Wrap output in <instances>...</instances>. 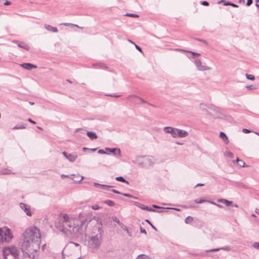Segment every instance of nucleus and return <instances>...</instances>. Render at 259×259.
Listing matches in <instances>:
<instances>
[{"label": "nucleus", "instance_id": "39", "mask_svg": "<svg viewBox=\"0 0 259 259\" xmlns=\"http://www.w3.org/2000/svg\"><path fill=\"white\" fill-rule=\"evenodd\" d=\"M112 220L113 222L117 223L118 225L121 224V222H120L119 220L116 218V217H114L112 218Z\"/></svg>", "mask_w": 259, "mask_h": 259}, {"label": "nucleus", "instance_id": "2", "mask_svg": "<svg viewBox=\"0 0 259 259\" xmlns=\"http://www.w3.org/2000/svg\"><path fill=\"white\" fill-rule=\"evenodd\" d=\"M84 221L73 218L67 214H63L55 226L60 231L67 235H74L75 237H80L85 227H83Z\"/></svg>", "mask_w": 259, "mask_h": 259}, {"label": "nucleus", "instance_id": "26", "mask_svg": "<svg viewBox=\"0 0 259 259\" xmlns=\"http://www.w3.org/2000/svg\"><path fill=\"white\" fill-rule=\"evenodd\" d=\"M240 167H247L248 165H246L245 162L241 159L237 158L235 161Z\"/></svg>", "mask_w": 259, "mask_h": 259}, {"label": "nucleus", "instance_id": "24", "mask_svg": "<svg viewBox=\"0 0 259 259\" xmlns=\"http://www.w3.org/2000/svg\"><path fill=\"white\" fill-rule=\"evenodd\" d=\"M136 98L138 100H139L142 103H148L147 102L145 101L144 99H143L141 97H140L136 95H129L128 97H127V99H131V98Z\"/></svg>", "mask_w": 259, "mask_h": 259}, {"label": "nucleus", "instance_id": "64", "mask_svg": "<svg viewBox=\"0 0 259 259\" xmlns=\"http://www.w3.org/2000/svg\"><path fill=\"white\" fill-rule=\"evenodd\" d=\"M258 2H259V0H257V1H256V4H255V6H256L257 7H258V8H259V4H258Z\"/></svg>", "mask_w": 259, "mask_h": 259}, {"label": "nucleus", "instance_id": "11", "mask_svg": "<svg viewBox=\"0 0 259 259\" xmlns=\"http://www.w3.org/2000/svg\"><path fill=\"white\" fill-rule=\"evenodd\" d=\"M214 116L215 118L223 119L225 117V115L222 111L219 108H215L213 109Z\"/></svg>", "mask_w": 259, "mask_h": 259}, {"label": "nucleus", "instance_id": "58", "mask_svg": "<svg viewBox=\"0 0 259 259\" xmlns=\"http://www.w3.org/2000/svg\"><path fill=\"white\" fill-rule=\"evenodd\" d=\"M28 121L33 124H35L36 122L35 121H34L33 120H32L31 118H28Z\"/></svg>", "mask_w": 259, "mask_h": 259}, {"label": "nucleus", "instance_id": "21", "mask_svg": "<svg viewBox=\"0 0 259 259\" xmlns=\"http://www.w3.org/2000/svg\"><path fill=\"white\" fill-rule=\"evenodd\" d=\"M60 25H64V26H69V27H70L71 28L76 27V28L81 29L82 30H83V29H84L83 27H79L77 25L72 24V23H61Z\"/></svg>", "mask_w": 259, "mask_h": 259}, {"label": "nucleus", "instance_id": "33", "mask_svg": "<svg viewBox=\"0 0 259 259\" xmlns=\"http://www.w3.org/2000/svg\"><path fill=\"white\" fill-rule=\"evenodd\" d=\"M245 75L246 78L249 80H254L255 79V77L253 75L246 73Z\"/></svg>", "mask_w": 259, "mask_h": 259}, {"label": "nucleus", "instance_id": "15", "mask_svg": "<svg viewBox=\"0 0 259 259\" xmlns=\"http://www.w3.org/2000/svg\"><path fill=\"white\" fill-rule=\"evenodd\" d=\"M70 179H71L75 182H80L83 179V177L79 175H70Z\"/></svg>", "mask_w": 259, "mask_h": 259}, {"label": "nucleus", "instance_id": "18", "mask_svg": "<svg viewBox=\"0 0 259 259\" xmlns=\"http://www.w3.org/2000/svg\"><path fill=\"white\" fill-rule=\"evenodd\" d=\"M94 186L96 187H99L103 189L107 190H109L110 188L113 187V186H111L100 184L96 183V182L94 183Z\"/></svg>", "mask_w": 259, "mask_h": 259}, {"label": "nucleus", "instance_id": "4", "mask_svg": "<svg viewBox=\"0 0 259 259\" xmlns=\"http://www.w3.org/2000/svg\"><path fill=\"white\" fill-rule=\"evenodd\" d=\"M3 252L5 259H8L7 256L10 254L12 255L14 257V259H17L19 253L18 248L14 246L3 248Z\"/></svg>", "mask_w": 259, "mask_h": 259}, {"label": "nucleus", "instance_id": "56", "mask_svg": "<svg viewBox=\"0 0 259 259\" xmlns=\"http://www.w3.org/2000/svg\"><path fill=\"white\" fill-rule=\"evenodd\" d=\"M136 48L140 52H142V49L138 46H137L136 44H135Z\"/></svg>", "mask_w": 259, "mask_h": 259}, {"label": "nucleus", "instance_id": "47", "mask_svg": "<svg viewBox=\"0 0 259 259\" xmlns=\"http://www.w3.org/2000/svg\"><path fill=\"white\" fill-rule=\"evenodd\" d=\"M201 4L204 6H209V3L207 1H202L201 2Z\"/></svg>", "mask_w": 259, "mask_h": 259}, {"label": "nucleus", "instance_id": "22", "mask_svg": "<svg viewBox=\"0 0 259 259\" xmlns=\"http://www.w3.org/2000/svg\"><path fill=\"white\" fill-rule=\"evenodd\" d=\"M87 135L91 140L96 139L98 138L96 134L93 132H87Z\"/></svg>", "mask_w": 259, "mask_h": 259}, {"label": "nucleus", "instance_id": "42", "mask_svg": "<svg viewBox=\"0 0 259 259\" xmlns=\"http://www.w3.org/2000/svg\"><path fill=\"white\" fill-rule=\"evenodd\" d=\"M208 202H209L211 204H213L216 206H217L218 207H220V208H223V206L220 204H217L215 203V202H214L213 201H208Z\"/></svg>", "mask_w": 259, "mask_h": 259}, {"label": "nucleus", "instance_id": "32", "mask_svg": "<svg viewBox=\"0 0 259 259\" xmlns=\"http://www.w3.org/2000/svg\"><path fill=\"white\" fill-rule=\"evenodd\" d=\"M193 221V218L192 217L189 216L187 217L185 220V222L186 224H189L192 222Z\"/></svg>", "mask_w": 259, "mask_h": 259}, {"label": "nucleus", "instance_id": "44", "mask_svg": "<svg viewBox=\"0 0 259 259\" xmlns=\"http://www.w3.org/2000/svg\"><path fill=\"white\" fill-rule=\"evenodd\" d=\"M221 250H224L227 251H229L231 250V247L230 246H225L223 247L220 248Z\"/></svg>", "mask_w": 259, "mask_h": 259}, {"label": "nucleus", "instance_id": "35", "mask_svg": "<svg viewBox=\"0 0 259 259\" xmlns=\"http://www.w3.org/2000/svg\"><path fill=\"white\" fill-rule=\"evenodd\" d=\"M225 6H231L233 7H234V8L238 7V5H237L234 4V3H232L231 2H228L227 3H225Z\"/></svg>", "mask_w": 259, "mask_h": 259}, {"label": "nucleus", "instance_id": "25", "mask_svg": "<svg viewBox=\"0 0 259 259\" xmlns=\"http://www.w3.org/2000/svg\"><path fill=\"white\" fill-rule=\"evenodd\" d=\"M218 202L225 204L226 206H229L232 204L233 202L225 199H220L218 200Z\"/></svg>", "mask_w": 259, "mask_h": 259}, {"label": "nucleus", "instance_id": "23", "mask_svg": "<svg viewBox=\"0 0 259 259\" xmlns=\"http://www.w3.org/2000/svg\"><path fill=\"white\" fill-rule=\"evenodd\" d=\"M220 137L223 140V141L225 144H227L229 143V140L228 139V137L224 133L222 132H220Z\"/></svg>", "mask_w": 259, "mask_h": 259}, {"label": "nucleus", "instance_id": "10", "mask_svg": "<svg viewBox=\"0 0 259 259\" xmlns=\"http://www.w3.org/2000/svg\"><path fill=\"white\" fill-rule=\"evenodd\" d=\"M188 135L189 134L187 131L177 128H176V138H183L187 137Z\"/></svg>", "mask_w": 259, "mask_h": 259}, {"label": "nucleus", "instance_id": "48", "mask_svg": "<svg viewBox=\"0 0 259 259\" xmlns=\"http://www.w3.org/2000/svg\"><path fill=\"white\" fill-rule=\"evenodd\" d=\"M253 246L255 248H256V249H259V243L258 242H255L254 243V244H253Z\"/></svg>", "mask_w": 259, "mask_h": 259}, {"label": "nucleus", "instance_id": "63", "mask_svg": "<svg viewBox=\"0 0 259 259\" xmlns=\"http://www.w3.org/2000/svg\"><path fill=\"white\" fill-rule=\"evenodd\" d=\"M204 184L198 183V184H197L196 185L195 187H198V186H204Z\"/></svg>", "mask_w": 259, "mask_h": 259}, {"label": "nucleus", "instance_id": "14", "mask_svg": "<svg viewBox=\"0 0 259 259\" xmlns=\"http://www.w3.org/2000/svg\"><path fill=\"white\" fill-rule=\"evenodd\" d=\"M20 65L23 68H24L26 70H31L32 69H35L37 68L36 65L29 63H24L21 64Z\"/></svg>", "mask_w": 259, "mask_h": 259}, {"label": "nucleus", "instance_id": "40", "mask_svg": "<svg viewBox=\"0 0 259 259\" xmlns=\"http://www.w3.org/2000/svg\"><path fill=\"white\" fill-rule=\"evenodd\" d=\"M98 153L99 154H109V153H108L106 151H104V150L103 149H100L98 151Z\"/></svg>", "mask_w": 259, "mask_h": 259}, {"label": "nucleus", "instance_id": "19", "mask_svg": "<svg viewBox=\"0 0 259 259\" xmlns=\"http://www.w3.org/2000/svg\"><path fill=\"white\" fill-rule=\"evenodd\" d=\"M14 42L18 43L17 45L20 48H23L26 50H28L29 49V46L25 42H19L18 41H15Z\"/></svg>", "mask_w": 259, "mask_h": 259}, {"label": "nucleus", "instance_id": "38", "mask_svg": "<svg viewBox=\"0 0 259 259\" xmlns=\"http://www.w3.org/2000/svg\"><path fill=\"white\" fill-rule=\"evenodd\" d=\"M225 155L229 157L233 158L234 154L230 151H228L226 152Z\"/></svg>", "mask_w": 259, "mask_h": 259}, {"label": "nucleus", "instance_id": "31", "mask_svg": "<svg viewBox=\"0 0 259 259\" xmlns=\"http://www.w3.org/2000/svg\"><path fill=\"white\" fill-rule=\"evenodd\" d=\"M10 174V170L9 169H5L2 170L0 171V175H9Z\"/></svg>", "mask_w": 259, "mask_h": 259}, {"label": "nucleus", "instance_id": "5", "mask_svg": "<svg viewBox=\"0 0 259 259\" xmlns=\"http://www.w3.org/2000/svg\"><path fill=\"white\" fill-rule=\"evenodd\" d=\"M137 160L139 161V165L142 167H145L147 166L151 167L154 164L153 159L150 157L138 156L137 157Z\"/></svg>", "mask_w": 259, "mask_h": 259}, {"label": "nucleus", "instance_id": "53", "mask_svg": "<svg viewBox=\"0 0 259 259\" xmlns=\"http://www.w3.org/2000/svg\"><path fill=\"white\" fill-rule=\"evenodd\" d=\"M253 1L252 0H247L246 5L247 6H249L252 4Z\"/></svg>", "mask_w": 259, "mask_h": 259}, {"label": "nucleus", "instance_id": "30", "mask_svg": "<svg viewBox=\"0 0 259 259\" xmlns=\"http://www.w3.org/2000/svg\"><path fill=\"white\" fill-rule=\"evenodd\" d=\"M136 259H151L150 257L145 254H140L138 256Z\"/></svg>", "mask_w": 259, "mask_h": 259}, {"label": "nucleus", "instance_id": "43", "mask_svg": "<svg viewBox=\"0 0 259 259\" xmlns=\"http://www.w3.org/2000/svg\"><path fill=\"white\" fill-rule=\"evenodd\" d=\"M125 231H126V232L127 233V234H128V235L130 236V237H132V232L128 229L127 227H126V230H124Z\"/></svg>", "mask_w": 259, "mask_h": 259}, {"label": "nucleus", "instance_id": "3", "mask_svg": "<svg viewBox=\"0 0 259 259\" xmlns=\"http://www.w3.org/2000/svg\"><path fill=\"white\" fill-rule=\"evenodd\" d=\"M13 238L10 229L7 227L0 228V243L9 242Z\"/></svg>", "mask_w": 259, "mask_h": 259}, {"label": "nucleus", "instance_id": "8", "mask_svg": "<svg viewBox=\"0 0 259 259\" xmlns=\"http://www.w3.org/2000/svg\"><path fill=\"white\" fill-rule=\"evenodd\" d=\"M20 207L23 210L27 215L31 217L32 215V212L30 210V206L25 203H20L19 204Z\"/></svg>", "mask_w": 259, "mask_h": 259}, {"label": "nucleus", "instance_id": "61", "mask_svg": "<svg viewBox=\"0 0 259 259\" xmlns=\"http://www.w3.org/2000/svg\"><path fill=\"white\" fill-rule=\"evenodd\" d=\"M228 2L225 1V0H221L219 2V4L223 3L225 5V3H227Z\"/></svg>", "mask_w": 259, "mask_h": 259}, {"label": "nucleus", "instance_id": "41", "mask_svg": "<svg viewBox=\"0 0 259 259\" xmlns=\"http://www.w3.org/2000/svg\"><path fill=\"white\" fill-rule=\"evenodd\" d=\"M220 250H221L220 248H214V249H210V250H206V251L207 252H215V251H219Z\"/></svg>", "mask_w": 259, "mask_h": 259}, {"label": "nucleus", "instance_id": "6", "mask_svg": "<svg viewBox=\"0 0 259 259\" xmlns=\"http://www.w3.org/2000/svg\"><path fill=\"white\" fill-rule=\"evenodd\" d=\"M101 235L98 234L92 237L89 240V245L91 248H98L101 245Z\"/></svg>", "mask_w": 259, "mask_h": 259}, {"label": "nucleus", "instance_id": "27", "mask_svg": "<svg viewBox=\"0 0 259 259\" xmlns=\"http://www.w3.org/2000/svg\"><path fill=\"white\" fill-rule=\"evenodd\" d=\"M115 180L117 181L121 182L127 184H129V182L127 181H126L123 177L121 176L116 177L115 178Z\"/></svg>", "mask_w": 259, "mask_h": 259}, {"label": "nucleus", "instance_id": "59", "mask_svg": "<svg viewBox=\"0 0 259 259\" xmlns=\"http://www.w3.org/2000/svg\"><path fill=\"white\" fill-rule=\"evenodd\" d=\"M63 155L65 157V158H66L67 156L69 155V154H68L66 152H63L62 153Z\"/></svg>", "mask_w": 259, "mask_h": 259}, {"label": "nucleus", "instance_id": "1", "mask_svg": "<svg viewBox=\"0 0 259 259\" xmlns=\"http://www.w3.org/2000/svg\"><path fill=\"white\" fill-rule=\"evenodd\" d=\"M40 230L35 226L26 229L21 235V249L25 257H35L36 252L39 249L41 242Z\"/></svg>", "mask_w": 259, "mask_h": 259}, {"label": "nucleus", "instance_id": "55", "mask_svg": "<svg viewBox=\"0 0 259 259\" xmlns=\"http://www.w3.org/2000/svg\"><path fill=\"white\" fill-rule=\"evenodd\" d=\"M111 191L114 193H116V194H121V192H119L117 190H116L115 189H112L111 190Z\"/></svg>", "mask_w": 259, "mask_h": 259}, {"label": "nucleus", "instance_id": "46", "mask_svg": "<svg viewBox=\"0 0 259 259\" xmlns=\"http://www.w3.org/2000/svg\"><path fill=\"white\" fill-rule=\"evenodd\" d=\"M136 99H137L136 98H131V99H128V100H130L134 104H138V103L137 102V101Z\"/></svg>", "mask_w": 259, "mask_h": 259}, {"label": "nucleus", "instance_id": "17", "mask_svg": "<svg viewBox=\"0 0 259 259\" xmlns=\"http://www.w3.org/2000/svg\"><path fill=\"white\" fill-rule=\"evenodd\" d=\"M45 27L48 31H52L53 32H57L58 30L57 27H53L51 25L45 24Z\"/></svg>", "mask_w": 259, "mask_h": 259}, {"label": "nucleus", "instance_id": "29", "mask_svg": "<svg viewBox=\"0 0 259 259\" xmlns=\"http://www.w3.org/2000/svg\"><path fill=\"white\" fill-rule=\"evenodd\" d=\"M104 203L110 206H114L115 204V202L112 200H108L104 202Z\"/></svg>", "mask_w": 259, "mask_h": 259}, {"label": "nucleus", "instance_id": "45", "mask_svg": "<svg viewBox=\"0 0 259 259\" xmlns=\"http://www.w3.org/2000/svg\"><path fill=\"white\" fill-rule=\"evenodd\" d=\"M91 207L94 210H98L100 208V207L97 204L93 205Z\"/></svg>", "mask_w": 259, "mask_h": 259}, {"label": "nucleus", "instance_id": "54", "mask_svg": "<svg viewBox=\"0 0 259 259\" xmlns=\"http://www.w3.org/2000/svg\"><path fill=\"white\" fill-rule=\"evenodd\" d=\"M119 225L123 230H126L127 227L125 226L122 223H121V224H120Z\"/></svg>", "mask_w": 259, "mask_h": 259}, {"label": "nucleus", "instance_id": "62", "mask_svg": "<svg viewBox=\"0 0 259 259\" xmlns=\"http://www.w3.org/2000/svg\"><path fill=\"white\" fill-rule=\"evenodd\" d=\"M196 39L200 41L203 42L204 43L206 44V41L204 39H199V38H197Z\"/></svg>", "mask_w": 259, "mask_h": 259}, {"label": "nucleus", "instance_id": "20", "mask_svg": "<svg viewBox=\"0 0 259 259\" xmlns=\"http://www.w3.org/2000/svg\"><path fill=\"white\" fill-rule=\"evenodd\" d=\"M77 158V155L76 154H69L66 159L68 160L70 162H73L74 161H75Z\"/></svg>", "mask_w": 259, "mask_h": 259}, {"label": "nucleus", "instance_id": "60", "mask_svg": "<svg viewBox=\"0 0 259 259\" xmlns=\"http://www.w3.org/2000/svg\"><path fill=\"white\" fill-rule=\"evenodd\" d=\"M11 4V2L10 1H7L5 3H4V5L5 6H8V5H10Z\"/></svg>", "mask_w": 259, "mask_h": 259}, {"label": "nucleus", "instance_id": "28", "mask_svg": "<svg viewBox=\"0 0 259 259\" xmlns=\"http://www.w3.org/2000/svg\"><path fill=\"white\" fill-rule=\"evenodd\" d=\"M26 128V125L24 124H22V125H17L15 126H14L13 129V130H21V129H25Z\"/></svg>", "mask_w": 259, "mask_h": 259}, {"label": "nucleus", "instance_id": "49", "mask_svg": "<svg viewBox=\"0 0 259 259\" xmlns=\"http://www.w3.org/2000/svg\"><path fill=\"white\" fill-rule=\"evenodd\" d=\"M242 132L244 133H246V134H248V133H250L251 132H252L251 131H250L249 130H248V129H246V128H243L242 130Z\"/></svg>", "mask_w": 259, "mask_h": 259}, {"label": "nucleus", "instance_id": "12", "mask_svg": "<svg viewBox=\"0 0 259 259\" xmlns=\"http://www.w3.org/2000/svg\"><path fill=\"white\" fill-rule=\"evenodd\" d=\"M105 150L109 153H113L114 155H118L119 156H121V151L119 148H106Z\"/></svg>", "mask_w": 259, "mask_h": 259}, {"label": "nucleus", "instance_id": "34", "mask_svg": "<svg viewBox=\"0 0 259 259\" xmlns=\"http://www.w3.org/2000/svg\"><path fill=\"white\" fill-rule=\"evenodd\" d=\"M125 16H128V17H136L138 18L139 17V16L137 14H132V13H126L124 15Z\"/></svg>", "mask_w": 259, "mask_h": 259}, {"label": "nucleus", "instance_id": "51", "mask_svg": "<svg viewBox=\"0 0 259 259\" xmlns=\"http://www.w3.org/2000/svg\"><path fill=\"white\" fill-rule=\"evenodd\" d=\"M140 232L141 233H144L145 234H147V232H146V230L143 229V228H142V227H141V228H140Z\"/></svg>", "mask_w": 259, "mask_h": 259}, {"label": "nucleus", "instance_id": "16", "mask_svg": "<svg viewBox=\"0 0 259 259\" xmlns=\"http://www.w3.org/2000/svg\"><path fill=\"white\" fill-rule=\"evenodd\" d=\"M79 245L76 243L71 242L69 243L64 248L63 253L67 252L69 248H72L74 246H78Z\"/></svg>", "mask_w": 259, "mask_h": 259}, {"label": "nucleus", "instance_id": "52", "mask_svg": "<svg viewBox=\"0 0 259 259\" xmlns=\"http://www.w3.org/2000/svg\"><path fill=\"white\" fill-rule=\"evenodd\" d=\"M106 96H109V97H115V98H119V97L121 96L120 95H110V94H107V95H106Z\"/></svg>", "mask_w": 259, "mask_h": 259}, {"label": "nucleus", "instance_id": "7", "mask_svg": "<svg viewBox=\"0 0 259 259\" xmlns=\"http://www.w3.org/2000/svg\"><path fill=\"white\" fill-rule=\"evenodd\" d=\"M194 63L197 67V69L199 71L209 70L211 69V68L209 67L202 65L200 59H196L194 61Z\"/></svg>", "mask_w": 259, "mask_h": 259}, {"label": "nucleus", "instance_id": "13", "mask_svg": "<svg viewBox=\"0 0 259 259\" xmlns=\"http://www.w3.org/2000/svg\"><path fill=\"white\" fill-rule=\"evenodd\" d=\"M136 205L142 209V210H146L149 211H153V212H157V211L155 210L154 209L150 208L147 206H145L144 204L139 203L138 202H136ZM158 212H160L161 211H157Z\"/></svg>", "mask_w": 259, "mask_h": 259}, {"label": "nucleus", "instance_id": "57", "mask_svg": "<svg viewBox=\"0 0 259 259\" xmlns=\"http://www.w3.org/2000/svg\"><path fill=\"white\" fill-rule=\"evenodd\" d=\"M152 206H153V208H163V207H160V206H157V205H155V204H153V205H152Z\"/></svg>", "mask_w": 259, "mask_h": 259}, {"label": "nucleus", "instance_id": "9", "mask_svg": "<svg viewBox=\"0 0 259 259\" xmlns=\"http://www.w3.org/2000/svg\"><path fill=\"white\" fill-rule=\"evenodd\" d=\"M176 128L171 126H165L163 130L165 133L170 134L173 138H176Z\"/></svg>", "mask_w": 259, "mask_h": 259}, {"label": "nucleus", "instance_id": "50", "mask_svg": "<svg viewBox=\"0 0 259 259\" xmlns=\"http://www.w3.org/2000/svg\"><path fill=\"white\" fill-rule=\"evenodd\" d=\"M189 53H191L193 55L195 56H199L200 55V54L199 53H195V52H192V51H187Z\"/></svg>", "mask_w": 259, "mask_h": 259}, {"label": "nucleus", "instance_id": "36", "mask_svg": "<svg viewBox=\"0 0 259 259\" xmlns=\"http://www.w3.org/2000/svg\"><path fill=\"white\" fill-rule=\"evenodd\" d=\"M121 195L125 196V197H129V198H134V199H136L137 197L134 196H133L130 194H127V193H121Z\"/></svg>", "mask_w": 259, "mask_h": 259}, {"label": "nucleus", "instance_id": "37", "mask_svg": "<svg viewBox=\"0 0 259 259\" xmlns=\"http://www.w3.org/2000/svg\"><path fill=\"white\" fill-rule=\"evenodd\" d=\"M194 201L196 203H204L205 202H208V201L207 200H204V199H200L199 200H198V199H195L194 200Z\"/></svg>", "mask_w": 259, "mask_h": 259}]
</instances>
